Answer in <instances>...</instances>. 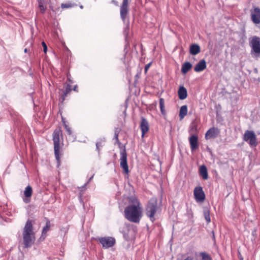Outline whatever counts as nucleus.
I'll list each match as a JSON object with an SVG mask.
<instances>
[{"label":"nucleus","instance_id":"f257e3e1","mask_svg":"<svg viewBox=\"0 0 260 260\" xmlns=\"http://www.w3.org/2000/svg\"><path fill=\"white\" fill-rule=\"evenodd\" d=\"M132 205L127 206L124 209V216L128 221L138 223L142 217V208L137 200Z\"/></svg>","mask_w":260,"mask_h":260},{"label":"nucleus","instance_id":"f03ea898","mask_svg":"<svg viewBox=\"0 0 260 260\" xmlns=\"http://www.w3.org/2000/svg\"><path fill=\"white\" fill-rule=\"evenodd\" d=\"M22 236L25 248L32 246L35 243L36 238L31 220H28L26 221L23 230Z\"/></svg>","mask_w":260,"mask_h":260},{"label":"nucleus","instance_id":"7ed1b4c3","mask_svg":"<svg viewBox=\"0 0 260 260\" xmlns=\"http://www.w3.org/2000/svg\"><path fill=\"white\" fill-rule=\"evenodd\" d=\"M62 135V131L60 128L56 129L53 133V141L55 158L57 162V167L60 165V136Z\"/></svg>","mask_w":260,"mask_h":260},{"label":"nucleus","instance_id":"20e7f679","mask_svg":"<svg viewBox=\"0 0 260 260\" xmlns=\"http://www.w3.org/2000/svg\"><path fill=\"white\" fill-rule=\"evenodd\" d=\"M158 210L157 200L151 199L147 204L146 207V214L152 222L155 220V216Z\"/></svg>","mask_w":260,"mask_h":260},{"label":"nucleus","instance_id":"39448f33","mask_svg":"<svg viewBox=\"0 0 260 260\" xmlns=\"http://www.w3.org/2000/svg\"><path fill=\"white\" fill-rule=\"evenodd\" d=\"M249 45L251 48V53L255 56L260 55V38L254 36L249 42Z\"/></svg>","mask_w":260,"mask_h":260},{"label":"nucleus","instance_id":"423d86ee","mask_svg":"<svg viewBox=\"0 0 260 260\" xmlns=\"http://www.w3.org/2000/svg\"><path fill=\"white\" fill-rule=\"evenodd\" d=\"M243 140L249 143L250 146L257 145L256 136L253 131L247 130L243 136Z\"/></svg>","mask_w":260,"mask_h":260},{"label":"nucleus","instance_id":"0eeeda50","mask_svg":"<svg viewBox=\"0 0 260 260\" xmlns=\"http://www.w3.org/2000/svg\"><path fill=\"white\" fill-rule=\"evenodd\" d=\"M120 167L123 169L124 174L129 173L128 167L127 162V154L125 149L120 151Z\"/></svg>","mask_w":260,"mask_h":260},{"label":"nucleus","instance_id":"6e6552de","mask_svg":"<svg viewBox=\"0 0 260 260\" xmlns=\"http://www.w3.org/2000/svg\"><path fill=\"white\" fill-rule=\"evenodd\" d=\"M98 240L102 245L103 248L105 249L112 247L115 243V239L112 237L99 238Z\"/></svg>","mask_w":260,"mask_h":260},{"label":"nucleus","instance_id":"1a4fd4ad","mask_svg":"<svg viewBox=\"0 0 260 260\" xmlns=\"http://www.w3.org/2000/svg\"><path fill=\"white\" fill-rule=\"evenodd\" d=\"M194 199L197 202H203L205 199V194L201 186L195 187L193 191Z\"/></svg>","mask_w":260,"mask_h":260},{"label":"nucleus","instance_id":"9d476101","mask_svg":"<svg viewBox=\"0 0 260 260\" xmlns=\"http://www.w3.org/2000/svg\"><path fill=\"white\" fill-rule=\"evenodd\" d=\"M128 0H123L122 5L120 7V17L123 22H125L128 13Z\"/></svg>","mask_w":260,"mask_h":260},{"label":"nucleus","instance_id":"9b49d317","mask_svg":"<svg viewBox=\"0 0 260 260\" xmlns=\"http://www.w3.org/2000/svg\"><path fill=\"white\" fill-rule=\"evenodd\" d=\"M188 140L192 152L199 148L198 137L197 135H191L188 138Z\"/></svg>","mask_w":260,"mask_h":260},{"label":"nucleus","instance_id":"f8f14e48","mask_svg":"<svg viewBox=\"0 0 260 260\" xmlns=\"http://www.w3.org/2000/svg\"><path fill=\"white\" fill-rule=\"evenodd\" d=\"M251 20L253 23L258 24L260 23V9L255 8L253 10H251Z\"/></svg>","mask_w":260,"mask_h":260},{"label":"nucleus","instance_id":"ddd939ff","mask_svg":"<svg viewBox=\"0 0 260 260\" xmlns=\"http://www.w3.org/2000/svg\"><path fill=\"white\" fill-rule=\"evenodd\" d=\"M219 131L218 128L215 127L210 128L206 133L205 138L207 140L211 138H216L219 134Z\"/></svg>","mask_w":260,"mask_h":260},{"label":"nucleus","instance_id":"4468645a","mask_svg":"<svg viewBox=\"0 0 260 260\" xmlns=\"http://www.w3.org/2000/svg\"><path fill=\"white\" fill-rule=\"evenodd\" d=\"M140 128L142 131V137H144L145 134L149 130V124L148 121L144 117L141 118Z\"/></svg>","mask_w":260,"mask_h":260},{"label":"nucleus","instance_id":"2eb2a0df","mask_svg":"<svg viewBox=\"0 0 260 260\" xmlns=\"http://www.w3.org/2000/svg\"><path fill=\"white\" fill-rule=\"evenodd\" d=\"M32 193V189L30 186H27L24 191V195L25 198L23 199V201L25 203H28L30 202L29 198L31 197Z\"/></svg>","mask_w":260,"mask_h":260},{"label":"nucleus","instance_id":"dca6fc26","mask_svg":"<svg viewBox=\"0 0 260 260\" xmlns=\"http://www.w3.org/2000/svg\"><path fill=\"white\" fill-rule=\"evenodd\" d=\"M198 122L196 120L192 121L189 125L188 132L190 135H196L198 132Z\"/></svg>","mask_w":260,"mask_h":260},{"label":"nucleus","instance_id":"f3484780","mask_svg":"<svg viewBox=\"0 0 260 260\" xmlns=\"http://www.w3.org/2000/svg\"><path fill=\"white\" fill-rule=\"evenodd\" d=\"M206 62L204 59L201 60L194 67V70L196 72H200L206 68Z\"/></svg>","mask_w":260,"mask_h":260},{"label":"nucleus","instance_id":"a211bd4d","mask_svg":"<svg viewBox=\"0 0 260 260\" xmlns=\"http://www.w3.org/2000/svg\"><path fill=\"white\" fill-rule=\"evenodd\" d=\"M201 48L199 45L197 44H193L190 46L189 53L190 54L196 55L200 53Z\"/></svg>","mask_w":260,"mask_h":260},{"label":"nucleus","instance_id":"6ab92c4d","mask_svg":"<svg viewBox=\"0 0 260 260\" xmlns=\"http://www.w3.org/2000/svg\"><path fill=\"white\" fill-rule=\"evenodd\" d=\"M178 97L180 100H183L186 98L187 92L184 86H180L178 91Z\"/></svg>","mask_w":260,"mask_h":260},{"label":"nucleus","instance_id":"aec40b11","mask_svg":"<svg viewBox=\"0 0 260 260\" xmlns=\"http://www.w3.org/2000/svg\"><path fill=\"white\" fill-rule=\"evenodd\" d=\"M64 89L62 91L63 93L61 96L62 101L65 100L66 97L71 91V85L70 84H66L64 85Z\"/></svg>","mask_w":260,"mask_h":260},{"label":"nucleus","instance_id":"412c9836","mask_svg":"<svg viewBox=\"0 0 260 260\" xmlns=\"http://www.w3.org/2000/svg\"><path fill=\"white\" fill-rule=\"evenodd\" d=\"M200 173L203 178L206 180L208 178V174L207 172V169L204 165H202L200 168Z\"/></svg>","mask_w":260,"mask_h":260},{"label":"nucleus","instance_id":"4be33fe9","mask_svg":"<svg viewBox=\"0 0 260 260\" xmlns=\"http://www.w3.org/2000/svg\"><path fill=\"white\" fill-rule=\"evenodd\" d=\"M192 64L189 62H185L184 63L181 68V72L183 74L187 73L191 68Z\"/></svg>","mask_w":260,"mask_h":260},{"label":"nucleus","instance_id":"5701e85b","mask_svg":"<svg viewBox=\"0 0 260 260\" xmlns=\"http://www.w3.org/2000/svg\"><path fill=\"white\" fill-rule=\"evenodd\" d=\"M187 113V107L186 105H183L181 107L179 111V117L180 120L184 118Z\"/></svg>","mask_w":260,"mask_h":260},{"label":"nucleus","instance_id":"b1692460","mask_svg":"<svg viewBox=\"0 0 260 260\" xmlns=\"http://www.w3.org/2000/svg\"><path fill=\"white\" fill-rule=\"evenodd\" d=\"M39 3V8L40 11L42 13H44L46 9V6H44V0L38 1Z\"/></svg>","mask_w":260,"mask_h":260},{"label":"nucleus","instance_id":"393cba45","mask_svg":"<svg viewBox=\"0 0 260 260\" xmlns=\"http://www.w3.org/2000/svg\"><path fill=\"white\" fill-rule=\"evenodd\" d=\"M159 107L161 114L164 115H166V112L165 109V101L162 98L159 99Z\"/></svg>","mask_w":260,"mask_h":260},{"label":"nucleus","instance_id":"a878e982","mask_svg":"<svg viewBox=\"0 0 260 260\" xmlns=\"http://www.w3.org/2000/svg\"><path fill=\"white\" fill-rule=\"evenodd\" d=\"M200 256L201 257V260H212L211 256L206 252H200Z\"/></svg>","mask_w":260,"mask_h":260},{"label":"nucleus","instance_id":"bb28decb","mask_svg":"<svg viewBox=\"0 0 260 260\" xmlns=\"http://www.w3.org/2000/svg\"><path fill=\"white\" fill-rule=\"evenodd\" d=\"M50 226V221H47L46 223V225L43 228L42 230V236H46V234L47 232L49 231Z\"/></svg>","mask_w":260,"mask_h":260},{"label":"nucleus","instance_id":"cd10ccee","mask_svg":"<svg viewBox=\"0 0 260 260\" xmlns=\"http://www.w3.org/2000/svg\"><path fill=\"white\" fill-rule=\"evenodd\" d=\"M204 215L207 222L209 223L211 221L209 211L208 210H204Z\"/></svg>","mask_w":260,"mask_h":260},{"label":"nucleus","instance_id":"c85d7f7f","mask_svg":"<svg viewBox=\"0 0 260 260\" xmlns=\"http://www.w3.org/2000/svg\"><path fill=\"white\" fill-rule=\"evenodd\" d=\"M62 121L63 124V126L67 132V134L69 135H71L72 134V130L70 127H69V126L66 123V122L64 121V119L62 117Z\"/></svg>","mask_w":260,"mask_h":260},{"label":"nucleus","instance_id":"c756f323","mask_svg":"<svg viewBox=\"0 0 260 260\" xmlns=\"http://www.w3.org/2000/svg\"><path fill=\"white\" fill-rule=\"evenodd\" d=\"M104 142H105V139H104L103 140H101L100 141L96 142V149L98 152L100 151V148L103 147Z\"/></svg>","mask_w":260,"mask_h":260},{"label":"nucleus","instance_id":"7c9ffc66","mask_svg":"<svg viewBox=\"0 0 260 260\" xmlns=\"http://www.w3.org/2000/svg\"><path fill=\"white\" fill-rule=\"evenodd\" d=\"M72 6L70 4H61V8H69L72 7Z\"/></svg>","mask_w":260,"mask_h":260},{"label":"nucleus","instance_id":"2f4dec72","mask_svg":"<svg viewBox=\"0 0 260 260\" xmlns=\"http://www.w3.org/2000/svg\"><path fill=\"white\" fill-rule=\"evenodd\" d=\"M42 46L43 47V51L45 52V53H46L47 52V45L46 44V43L44 42H43L42 43Z\"/></svg>","mask_w":260,"mask_h":260},{"label":"nucleus","instance_id":"473e14b6","mask_svg":"<svg viewBox=\"0 0 260 260\" xmlns=\"http://www.w3.org/2000/svg\"><path fill=\"white\" fill-rule=\"evenodd\" d=\"M93 175L91 176V177L88 179V181L83 186L81 187L82 188H85V187L86 186V185L91 180V179L93 178Z\"/></svg>","mask_w":260,"mask_h":260},{"label":"nucleus","instance_id":"72a5a7b5","mask_svg":"<svg viewBox=\"0 0 260 260\" xmlns=\"http://www.w3.org/2000/svg\"><path fill=\"white\" fill-rule=\"evenodd\" d=\"M150 65H151V63H148L147 64H146L145 66V72H147V71L148 70V69L149 68V67H150Z\"/></svg>","mask_w":260,"mask_h":260},{"label":"nucleus","instance_id":"f704fd0d","mask_svg":"<svg viewBox=\"0 0 260 260\" xmlns=\"http://www.w3.org/2000/svg\"><path fill=\"white\" fill-rule=\"evenodd\" d=\"M68 77V81H69V84H72V83H73V81H72V80H71V78H70V76H69V75H68V77Z\"/></svg>","mask_w":260,"mask_h":260},{"label":"nucleus","instance_id":"c9c22d12","mask_svg":"<svg viewBox=\"0 0 260 260\" xmlns=\"http://www.w3.org/2000/svg\"><path fill=\"white\" fill-rule=\"evenodd\" d=\"M123 237L126 240H128V236L127 234H126L125 233L123 234Z\"/></svg>","mask_w":260,"mask_h":260},{"label":"nucleus","instance_id":"e433bc0d","mask_svg":"<svg viewBox=\"0 0 260 260\" xmlns=\"http://www.w3.org/2000/svg\"><path fill=\"white\" fill-rule=\"evenodd\" d=\"M118 134H115V135H114V138L117 141H118Z\"/></svg>","mask_w":260,"mask_h":260},{"label":"nucleus","instance_id":"4c0bfd02","mask_svg":"<svg viewBox=\"0 0 260 260\" xmlns=\"http://www.w3.org/2000/svg\"><path fill=\"white\" fill-rule=\"evenodd\" d=\"M184 260H193V258H192V257H191L190 256H188Z\"/></svg>","mask_w":260,"mask_h":260},{"label":"nucleus","instance_id":"58836bf2","mask_svg":"<svg viewBox=\"0 0 260 260\" xmlns=\"http://www.w3.org/2000/svg\"><path fill=\"white\" fill-rule=\"evenodd\" d=\"M77 85H75L73 88V90L75 91L77 90Z\"/></svg>","mask_w":260,"mask_h":260},{"label":"nucleus","instance_id":"ea45409f","mask_svg":"<svg viewBox=\"0 0 260 260\" xmlns=\"http://www.w3.org/2000/svg\"><path fill=\"white\" fill-rule=\"evenodd\" d=\"M27 49H26V48H25V49H24V52H27Z\"/></svg>","mask_w":260,"mask_h":260},{"label":"nucleus","instance_id":"a19ab883","mask_svg":"<svg viewBox=\"0 0 260 260\" xmlns=\"http://www.w3.org/2000/svg\"><path fill=\"white\" fill-rule=\"evenodd\" d=\"M80 8L82 9V8H83V6H80Z\"/></svg>","mask_w":260,"mask_h":260}]
</instances>
